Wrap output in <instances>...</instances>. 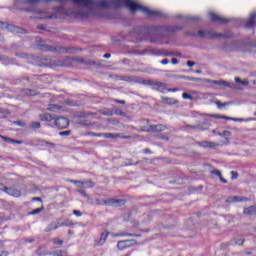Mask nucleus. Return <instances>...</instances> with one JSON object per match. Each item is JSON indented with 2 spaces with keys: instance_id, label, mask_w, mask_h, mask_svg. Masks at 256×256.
Here are the masks:
<instances>
[{
  "instance_id": "43",
  "label": "nucleus",
  "mask_w": 256,
  "mask_h": 256,
  "mask_svg": "<svg viewBox=\"0 0 256 256\" xmlns=\"http://www.w3.org/2000/svg\"><path fill=\"white\" fill-rule=\"evenodd\" d=\"M217 107L221 108V107H226V105H228L227 103H222L221 101L217 100L216 102Z\"/></svg>"
},
{
  "instance_id": "26",
  "label": "nucleus",
  "mask_w": 256,
  "mask_h": 256,
  "mask_svg": "<svg viewBox=\"0 0 256 256\" xmlns=\"http://www.w3.org/2000/svg\"><path fill=\"white\" fill-rule=\"evenodd\" d=\"M244 215H256V205L244 208Z\"/></svg>"
},
{
  "instance_id": "20",
  "label": "nucleus",
  "mask_w": 256,
  "mask_h": 256,
  "mask_svg": "<svg viewBox=\"0 0 256 256\" xmlns=\"http://www.w3.org/2000/svg\"><path fill=\"white\" fill-rule=\"evenodd\" d=\"M199 147H203L204 149H215V147H219V144L209 141H202L198 143Z\"/></svg>"
},
{
  "instance_id": "15",
  "label": "nucleus",
  "mask_w": 256,
  "mask_h": 256,
  "mask_svg": "<svg viewBox=\"0 0 256 256\" xmlns=\"http://www.w3.org/2000/svg\"><path fill=\"white\" fill-rule=\"evenodd\" d=\"M65 0H24L26 5H37V3H63Z\"/></svg>"
},
{
  "instance_id": "47",
  "label": "nucleus",
  "mask_w": 256,
  "mask_h": 256,
  "mask_svg": "<svg viewBox=\"0 0 256 256\" xmlns=\"http://www.w3.org/2000/svg\"><path fill=\"white\" fill-rule=\"evenodd\" d=\"M167 91L169 93H177V91H179V88H170V89H167Z\"/></svg>"
},
{
  "instance_id": "61",
  "label": "nucleus",
  "mask_w": 256,
  "mask_h": 256,
  "mask_svg": "<svg viewBox=\"0 0 256 256\" xmlns=\"http://www.w3.org/2000/svg\"><path fill=\"white\" fill-rule=\"evenodd\" d=\"M220 181H221L222 183H227V180H226L225 178H223V176H221Z\"/></svg>"
},
{
  "instance_id": "62",
  "label": "nucleus",
  "mask_w": 256,
  "mask_h": 256,
  "mask_svg": "<svg viewBox=\"0 0 256 256\" xmlns=\"http://www.w3.org/2000/svg\"><path fill=\"white\" fill-rule=\"evenodd\" d=\"M69 135H71V131H65V136L69 137Z\"/></svg>"
},
{
  "instance_id": "44",
  "label": "nucleus",
  "mask_w": 256,
  "mask_h": 256,
  "mask_svg": "<svg viewBox=\"0 0 256 256\" xmlns=\"http://www.w3.org/2000/svg\"><path fill=\"white\" fill-rule=\"evenodd\" d=\"M239 174L236 171H231V179H237Z\"/></svg>"
},
{
  "instance_id": "59",
  "label": "nucleus",
  "mask_w": 256,
  "mask_h": 256,
  "mask_svg": "<svg viewBox=\"0 0 256 256\" xmlns=\"http://www.w3.org/2000/svg\"><path fill=\"white\" fill-rule=\"evenodd\" d=\"M32 201H41V198L40 197H33Z\"/></svg>"
},
{
  "instance_id": "45",
  "label": "nucleus",
  "mask_w": 256,
  "mask_h": 256,
  "mask_svg": "<svg viewBox=\"0 0 256 256\" xmlns=\"http://www.w3.org/2000/svg\"><path fill=\"white\" fill-rule=\"evenodd\" d=\"M72 225H75V222L69 221L68 219L65 221V226L66 227H72Z\"/></svg>"
},
{
  "instance_id": "4",
  "label": "nucleus",
  "mask_w": 256,
  "mask_h": 256,
  "mask_svg": "<svg viewBox=\"0 0 256 256\" xmlns=\"http://www.w3.org/2000/svg\"><path fill=\"white\" fill-rule=\"evenodd\" d=\"M65 15H66V21L67 17H71L72 19H76V21H85L93 15L91 10L88 8H80L77 11H70L68 9L65 10Z\"/></svg>"
},
{
  "instance_id": "51",
  "label": "nucleus",
  "mask_w": 256,
  "mask_h": 256,
  "mask_svg": "<svg viewBox=\"0 0 256 256\" xmlns=\"http://www.w3.org/2000/svg\"><path fill=\"white\" fill-rule=\"evenodd\" d=\"M171 63L172 65H177L179 63V60L177 58H172Z\"/></svg>"
},
{
  "instance_id": "38",
  "label": "nucleus",
  "mask_w": 256,
  "mask_h": 256,
  "mask_svg": "<svg viewBox=\"0 0 256 256\" xmlns=\"http://www.w3.org/2000/svg\"><path fill=\"white\" fill-rule=\"evenodd\" d=\"M24 243H35V238L29 237L23 239Z\"/></svg>"
},
{
  "instance_id": "24",
  "label": "nucleus",
  "mask_w": 256,
  "mask_h": 256,
  "mask_svg": "<svg viewBox=\"0 0 256 256\" xmlns=\"http://www.w3.org/2000/svg\"><path fill=\"white\" fill-rule=\"evenodd\" d=\"M47 110L52 111L53 113H59V111H63V106L57 104H49Z\"/></svg>"
},
{
  "instance_id": "32",
  "label": "nucleus",
  "mask_w": 256,
  "mask_h": 256,
  "mask_svg": "<svg viewBox=\"0 0 256 256\" xmlns=\"http://www.w3.org/2000/svg\"><path fill=\"white\" fill-rule=\"evenodd\" d=\"M235 82L240 84V85H249V81L241 80V78H239V77H235Z\"/></svg>"
},
{
  "instance_id": "6",
  "label": "nucleus",
  "mask_w": 256,
  "mask_h": 256,
  "mask_svg": "<svg viewBox=\"0 0 256 256\" xmlns=\"http://www.w3.org/2000/svg\"><path fill=\"white\" fill-rule=\"evenodd\" d=\"M96 205H110L111 207H123L127 203L125 199L108 198L106 200L96 199Z\"/></svg>"
},
{
  "instance_id": "7",
  "label": "nucleus",
  "mask_w": 256,
  "mask_h": 256,
  "mask_svg": "<svg viewBox=\"0 0 256 256\" xmlns=\"http://www.w3.org/2000/svg\"><path fill=\"white\" fill-rule=\"evenodd\" d=\"M38 47L41 49V51H49L50 53H65V47L61 45H49L47 42H45V40H41L38 43Z\"/></svg>"
},
{
  "instance_id": "22",
  "label": "nucleus",
  "mask_w": 256,
  "mask_h": 256,
  "mask_svg": "<svg viewBox=\"0 0 256 256\" xmlns=\"http://www.w3.org/2000/svg\"><path fill=\"white\" fill-rule=\"evenodd\" d=\"M209 117H213V119H225L226 121H243V119L228 117L219 114H211L209 115Z\"/></svg>"
},
{
  "instance_id": "21",
  "label": "nucleus",
  "mask_w": 256,
  "mask_h": 256,
  "mask_svg": "<svg viewBox=\"0 0 256 256\" xmlns=\"http://www.w3.org/2000/svg\"><path fill=\"white\" fill-rule=\"evenodd\" d=\"M256 13L251 14L245 24L246 29H253L255 27Z\"/></svg>"
},
{
  "instance_id": "25",
  "label": "nucleus",
  "mask_w": 256,
  "mask_h": 256,
  "mask_svg": "<svg viewBox=\"0 0 256 256\" xmlns=\"http://www.w3.org/2000/svg\"><path fill=\"white\" fill-rule=\"evenodd\" d=\"M213 84L214 85H219L220 87H233L232 83H229L225 80H214Z\"/></svg>"
},
{
  "instance_id": "2",
  "label": "nucleus",
  "mask_w": 256,
  "mask_h": 256,
  "mask_svg": "<svg viewBox=\"0 0 256 256\" xmlns=\"http://www.w3.org/2000/svg\"><path fill=\"white\" fill-rule=\"evenodd\" d=\"M96 5L99 9H111V7H115L117 9L119 7H126V9L132 13L141 11L144 15H147V17H162V13L160 11L151 10L133 0H99Z\"/></svg>"
},
{
  "instance_id": "46",
  "label": "nucleus",
  "mask_w": 256,
  "mask_h": 256,
  "mask_svg": "<svg viewBox=\"0 0 256 256\" xmlns=\"http://www.w3.org/2000/svg\"><path fill=\"white\" fill-rule=\"evenodd\" d=\"M73 215H76V217H81L83 213H81L79 210H73Z\"/></svg>"
},
{
  "instance_id": "9",
  "label": "nucleus",
  "mask_w": 256,
  "mask_h": 256,
  "mask_svg": "<svg viewBox=\"0 0 256 256\" xmlns=\"http://www.w3.org/2000/svg\"><path fill=\"white\" fill-rule=\"evenodd\" d=\"M0 29H7L10 33H21L22 35L27 34V30L13 24H7V22L3 21H0Z\"/></svg>"
},
{
  "instance_id": "39",
  "label": "nucleus",
  "mask_w": 256,
  "mask_h": 256,
  "mask_svg": "<svg viewBox=\"0 0 256 256\" xmlns=\"http://www.w3.org/2000/svg\"><path fill=\"white\" fill-rule=\"evenodd\" d=\"M41 145H49L50 147H55L54 143L47 142L45 140H40Z\"/></svg>"
},
{
  "instance_id": "40",
  "label": "nucleus",
  "mask_w": 256,
  "mask_h": 256,
  "mask_svg": "<svg viewBox=\"0 0 256 256\" xmlns=\"http://www.w3.org/2000/svg\"><path fill=\"white\" fill-rule=\"evenodd\" d=\"M182 97L183 99H190L191 101H193V96H191V94L189 93H183Z\"/></svg>"
},
{
  "instance_id": "48",
  "label": "nucleus",
  "mask_w": 256,
  "mask_h": 256,
  "mask_svg": "<svg viewBox=\"0 0 256 256\" xmlns=\"http://www.w3.org/2000/svg\"><path fill=\"white\" fill-rule=\"evenodd\" d=\"M188 129H199V125H186Z\"/></svg>"
},
{
  "instance_id": "50",
  "label": "nucleus",
  "mask_w": 256,
  "mask_h": 256,
  "mask_svg": "<svg viewBox=\"0 0 256 256\" xmlns=\"http://www.w3.org/2000/svg\"><path fill=\"white\" fill-rule=\"evenodd\" d=\"M15 125H18V127H25V123L21 121L15 122Z\"/></svg>"
},
{
  "instance_id": "30",
  "label": "nucleus",
  "mask_w": 256,
  "mask_h": 256,
  "mask_svg": "<svg viewBox=\"0 0 256 256\" xmlns=\"http://www.w3.org/2000/svg\"><path fill=\"white\" fill-rule=\"evenodd\" d=\"M3 141H6L7 143H16L17 145H21L23 142L21 140H15L9 137L1 136Z\"/></svg>"
},
{
  "instance_id": "28",
  "label": "nucleus",
  "mask_w": 256,
  "mask_h": 256,
  "mask_svg": "<svg viewBox=\"0 0 256 256\" xmlns=\"http://www.w3.org/2000/svg\"><path fill=\"white\" fill-rule=\"evenodd\" d=\"M59 227H61V225H59V223L57 222H52L51 224H49L46 229L45 232L49 233L50 231H53L55 229H59Z\"/></svg>"
},
{
  "instance_id": "41",
  "label": "nucleus",
  "mask_w": 256,
  "mask_h": 256,
  "mask_svg": "<svg viewBox=\"0 0 256 256\" xmlns=\"http://www.w3.org/2000/svg\"><path fill=\"white\" fill-rule=\"evenodd\" d=\"M212 174L219 177V179H221V177H223V175L221 174V171H219V170H213Z\"/></svg>"
},
{
  "instance_id": "58",
  "label": "nucleus",
  "mask_w": 256,
  "mask_h": 256,
  "mask_svg": "<svg viewBox=\"0 0 256 256\" xmlns=\"http://www.w3.org/2000/svg\"><path fill=\"white\" fill-rule=\"evenodd\" d=\"M125 113L124 112H122L121 110H116V115H124Z\"/></svg>"
},
{
  "instance_id": "13",
  "label": "nucleus",
  "mask_w": 256,
  "mask_h": 256,
  "mask_svg": "<svg viewBox=\"0 0 256 256\" xmlns=\"http://www.w3.org/2000/svg\"><path fill=\"white\" fill-rule=\"evenodd\" d=\"M167 126L163 124L150 125L149 128L143 129L146 133H161V131H166Z\"/></svg>"
},
{
  "instance_id": "53",
  "label": "nucleus",
  "mask_w": 256,
  "mask_h": 256,
  "mask_svg": "<svg viewBox=\"0 0 256 256\" xmlns=\"http://www.w3.org/2000/svg\"><path fill=\"white\" fill-rule=\"evenodd\" d=\"M0 256H9V252L7 251H1Z\"/></svg>"
},
{
  "instance_id": "29",
  "label": "nucleus",
  "mask_w": 256,
  "mask_h": 256,
  "mask_svg": "<svg viewBox=\"0 0 256 256\" xmlns=\"http://www.w3.org/2000/svg\"><path fill=\"white\" fill-rule=\"evenodd\" d=\"M40 119L41 121H53V119H55V116L49 114V113H45L40 115Z\"/></svg>"
},
{
  "instance_id": "17",
  "label": "nucleus",
  "mask_w": 256,
  "mask_h": 256,
  "mask_svg": "<svg viewBox=\"0 0 256 256\" xmlns=\"http://www.w3.org/2000/svg\"><path fill=\"white\" fill-rule=\"evenodd\" d=\"M131 240H120L117 243V249L119 251H125V249H129V247H131Z\"/></svg>"
},
{
  "instance_id": "52",
  "label": "nucleus",
  "mask_w": 256,
  "mask_h": 256,
  "mask_svg": "<svg viewBox=\"0 0 256 256\" xmlns=\"http://www.w3.org/2000/svg\"><path fill=\"white\" fill-rule=\"evenodd\" d=\"M114 101H115V103H118L120 105H125V100L115 99Z\"/></svg>"
},
{
  "instance_id": "63",
  "label": "nucleus",
  "mask_w": 256,
  "mask_h": 256,
  "mask_svg": "<svg viewBox=\"0 0 256 256\" xmlns=\"http://www.w3.org/2000/svg\"><path fill=\"white\" fill-rule=\"evenodd\" d=\"M245 243V240H242L241 242H236V245H243Z\"/></svg>"
},
{
  "instance_id": "36",
  "label": "nucleus",
  "mask_w": 256,
  "mask_h": 256,
  "mask_svg": "<svg viewBox=\"0 0 256 256\" xmlns=\"http://www.w3.org/2000/svg\"><path fill=\"white\" fill-rule=\"evenodd\" d=\"M102 115H106L107 117H112L113 115V112L111 110H103L102 112Z\"/></svg>"
},
{
  "instance_id": "42",
  "label": "nucleus",
  "mask_w": 256,
  "mask_h": 256,
  "mask_svg": "<svg viewBox=\"0 0 256 256\" xmlns=\"http://www.w3.org/2000/svg\"><path fill=\"white\" fill-rule=\"evenodd\" d=\"M54 245H63V240H59L58 238L53 239Z\"/></svg>"
},
{
  "instance_id": "5",
  "label": "nucleus",
  "mask_w": 256,
  "mask_h": 256,
  "mask_svg": "<svg viewBox=\"0 0 256 256\" xmlns=\"http://www.w3.org/2000/svg\"><path fill=\"white\" fill-rule=\"evenodd\" d=\"M189 37H200V38H206V39H217L219 37H229L225 34L215 33L213 31H205V30H199L197 33L195 32H188L186 33Z\"/></svg>"
},
{
  "instance_id": "54",
  "label": "nucleus",
  "mask_w": 256,
  "mask_h": 256,
  "mask_svg": "<svg viewBox=\"0 0 256 256\" xmlns=\"http://www.w3.org/2000/svg\"><path fill=\"white\" fill-rule=\"evenodd\" d=\"M194 65H195V62H193V61H188L187 62L188 67H193Z\"/></svg>"
},
{
  "instance_id": "19",
  "label": "nucleus",
  "mask_w": 256,
  "mask_h": 256,
  "mask_svg": "<svg viewBox=\"0 0 256 256\" xmlns=\"http://www.w3.org/2000/svg\"><path fill=\"white\" fill-rule=\"evenodd\" d=\"M107 239H109V231L105 230L104 232L101 233L100 239L96 243V247H101V245H105Z\"/></svg>"
},
{
  "instance_id": "3",
  "label": "nucleus",
  "mask_w": 256,
  "mask_h": 256,
  "mask_svg": "<svg viewBox=\"0 0 256 256\" xmlns=\"http://www.w3.org/2000/svg\"><path fill=\"white\" fill-rule=\"evenodd\" d=\"M26 11H32L33 13L40 15V17H35V19H63L65 17V8L63 7H56L54 14H49L43 10H33L31 8H27Z\"/></svg>"
},
{
  "instance_id": "60",
  "label": "nucleus",
  "mask_w": 256,
  "mask_h": 256,
  "mask_svg": "<svg viewBox=\"0 0 256 256\" xmlns=\"http://www.w3.org/2000/svg\"><path fill=\"white\" fill-rule=\"evenodd\" d=\"M160 139H164L165 141H169V137H167V136H160Z\"/></svg>"
},
{
  "instance_id": "49",
  "label": "nucleus",
  "mask_w": 256,
  "mask_h": 256,
  "mask_svg": "<svg viewBox=\"0 0 256 256\" xmlns=\"http://www.w3.org/2000/svg\"><path fill=\"white\" fill-rule=\"evenodd\" d=\"M37 29H40V30H42V31H47V28H46L45 25H43V24L38 25V26H37Z\"/></svg>"
},
{
  "instance_id": "23",
  "label": "nucleus",
  "mask_w": 256,
  "mask_h": 256,
  "mask_svg": "<svg viewBox=\"0 0 256 256\" xmlns=\"http://www.w3.org/2000/svg\"><path fill=\"white\" fill-rule=\"evenodd\" d=\"M55 127L57 129H65V117H57L55 119Z\"/></svg>"
},
{
  "instance_id": "16",
  "label": "nucleus",
  "mask_w": 256,
  "mask_h": 256,
  "mask_svg": "<svg viewBox=\"0 0 256 256\" xmlns=\"http://www.w3.org/2000/svg\"><path fill=\"white\" fill-rule=\"evenodd\" d=\"M3 192L11 195L12 197H21V190H18L17 188L4 187Z\"/></svg>"
},
{
  "instance_id": "1",
  "label": "nucleus",
  "mask_w": 256,
  "mask_h": 256,
  "mask_svg": "<svg viewBox=\"0 0 256 256\" xmlns=\"http://www.w3.org/2000/svg\"><path fill=\"white\" fill-rule=\"evenodd\" d=\"M183 26H139L135 29L137 35H148L150 43H157L158 45H167L169 41L163 40V37H171L182 31Z\"/></svg>"
},
{
  "instance_id": "12",
  "label": "nucleus",
  "mask_w": 256,
  "mask_h": 256,
  "mask_svg": "<svg viewBox=\"0 0 256 256\" xmlns=\"http://www.w3.org/2000/svg\"><path fill=\"white\" fill-rule=\"evenodd\" d=\"M73 183L79 189H93L95 187V182H93L92 180H84V181L74 180Z\"/></svg>"
},
{
  "instance_id": "31",
  "label": "nucleus",
  "mask_w": 256,
  "mask_h": 256,
  "mask_svg": "<svg viewBox=\"0 0 256 256\" xmlns=\"http://www.w3.org/2000/svg\"><path fill=\"white\" fill-rule=\"evenodd\" d=\"M93 115L92 113H87V112H78L75 117L78 119H87V117H91Z\"/></svg>"
},
{
  "instance_id": "11",
  "label": "nucleus",
  "mask_w": 256,
  "mask_h": 256,
  "mask_svg": "<svg viewBox=\"0 0 256 256\" xmlns=\"http://www.w3.org/2000/svg\"><path fill=\"white\" fill-rule=\"evenodd\" d=\"M37 255L39 256H63V251L61 250H54L50 252L45 251V246H41L36 251Z\"/></svg>"
},
{
  "instance_id": "37",
  "label": "nucleus",
  "mask_w": 256,
  "mask_h": 256,
  "mask_svg": "<svg viewBox=\"0 0 256 256\" xmlns=\"http://www.w3.org/2000/svg\"><path fill=\"white\" fill-rule=\"evenodd\" d=\"M24 94L31 97V96L35 95V91H33L31 89H26V90H24Z\"/></svg>"
},
{
  "instance_id": "57",
  "label": "nucleus",
  "mask_w": 256,
  "mask_h": 256,
  "mask_svg": "<svg viewBox=\"0 0 256 256\" xmlns=\"http://www.w3.org/2000/svg\"><path fill=\"white\" fill-rule=\"evenodd\" d=\"M80 125H85V126H89V125H91L89 122H87V121H84V122H80Z\"/></svg>"
},
{
  "instance_id": "10",
  "label": "nucleus",
  "mask_w": 256,
  "mask_h": 256,
  "mask_svg": "<svg viewBox=\"0 0 256 256\" xmlns=\"http://www.w3.org/2000/svg\"><path fill=\"white\" fill-rule=\"evenodd\" d=\"M144 85H150L156 91H160V93H165L167 91V84L155 80H144Z\"/></svg>"
},
{
  "instance_id": "35",
  "label": "nucleus",
  "mask_w": 256,
  "mask_h": 256,
  "mask_svg": "<svg viewBox=\"0 0 256 256\" xmlns=\"http://www.w3.org/2000/svg\"><path fill=\"white\" fill-rule=\"evenodd\" d=\"M43 209H44L43 207L34 209L31 212H29V215H39V213H41Z\"/></svg>"
},
{
  "instance_id": "27",
  "label": "nucleus",
  "mask_w": 256,
  "mask_h": 256,
  "mask_svg": "<svg viewBox=\"0 0 256 256\" xmlns=\"http://www.w3.org/2000/svg\"><path fill=\"white\" fill-rule=\"evenodd\" d=\"M162 103L166 105H177V100L175 98L162 97Z\"/></svg>"
},
{
  "instance_id": "14",
  "label": "nucleus",
  "mask_w": 256,
  "mask_h": 256,
  "mask_svg": "<svg viewBox=\"0 0 256 256\" xmlns=\"http://www.w3.org/2000/svg\"><path fill=\"white\" fill-rule=\"evenodd\" d=\"M209 16L211 21H214V23H220L222 25H225V23H229V21H231L230 19L223 18L216 13H210Z\"/></svg>"
},
{
  "instance_id": "34",
  "label": "nucleus",
  "mask_w": 256,
  "mask_h": 256,
  "mask_svg": "<svg viewBox=\"0 0 256 256\" xmlns=\"http://www.w3.org/2000/svg\"><path fill=\"white\" fill-rule=\"evenodd\" d=\"M119 237H140V235L137 234H131V233H120L118 234Z\"/></svg>"
},
{
  "instance_id": "56",
  "label": "nucleus",
  "mask_w": 256,
  "mask_h": 256,
  "mask_svg": "<svg viewBox=\"0 0 256 256\" xmlns=\"http://www.w3.org/2000/svg\"><path fill=\"white\" fill-rule=\"evenodd\" d=\"M103 58L104 59H110L111 58V54L106 53V54L103 55Z\"/></svg>"
},
{
  "instance_id": "33",
  "label": "nucleus",
  "mask_w": 256,
  "mask_h": 256,
  "mask_svg": "<svg viewBox=\"0 0 256 256\" xmlns=\"http://www.w3.org/2000/svg\"><path fill=\"white\" fill-rule=\"evenodd\" d=\"M41 128V123L39 122H32L30 123V129H40Z\"/></svg>"
},
{
  "instance_id": "64",
  "label": "nucleus",
  "mask_w": 256,
  "mask_h": 256,
  "mask_svg": "<svg viewBox=\"0 0 256 256\" xmlns=\"http://www.w3.org/2000/svg\"><path fill=\"white\" fill-rule=\"evenodd\" d=\"M59 135H61L62 137L65 136V131L59 132Z\"/></svg>"
},
{
  "instance_id": "55",
  "label": "nucleus",
  "mask_w": 256,
  "mask_h": 256,
  "mask_svg": "<svg viewBox=\"0 0 256 256\" xmlns=\"http://www.w3.org/2000/svg\"><path fill=\"white\" fill-rule=\"evenodd\" d=\"M169 63V60L168 59H163L161 60V64L162 65H167Z\"/></svg>"
},
{
  "instance_id": "18",
  "label": "nucleus",
  "mask_w": 256,
  "mask_h": 256,
  "mask_svg": "<svg viewBox=\"0 0 256 256\" xmlns=\"http://www.w3.org/2000/svg\"><path fill=\"white\" fill-rule=\"evenodd\" d=\"M243 201H249V198L243 196H230L226 199V203H241Z\"/></svg>"
},
{
  "instance_id": "8",
  "label": "nucleus",
  "mask_w": 256,
  "mask_h": 256,
  "mask_svg": "<svg viewBox=\"0 0 256 256\" xmlns=\"http://www.w3.org/2000/svg\"><path fill=\"white\" fill-rule=\"evenodd\" d=\"M84 135H91V137H104V139H131V136H125L121 134L113 133H95V132H86Z\"/></svg>"
}]
</instances>
